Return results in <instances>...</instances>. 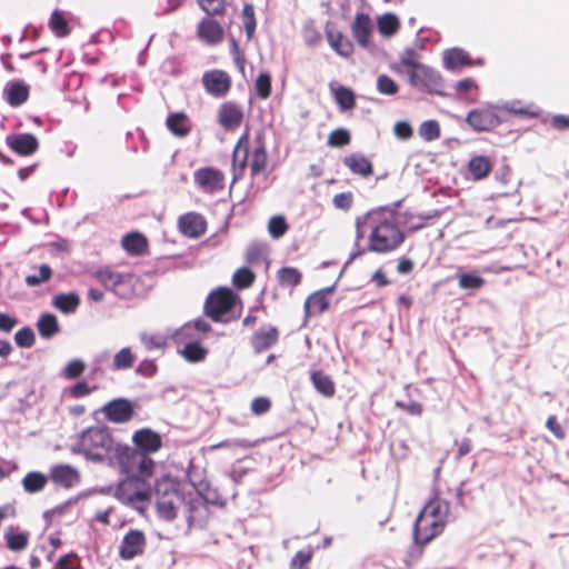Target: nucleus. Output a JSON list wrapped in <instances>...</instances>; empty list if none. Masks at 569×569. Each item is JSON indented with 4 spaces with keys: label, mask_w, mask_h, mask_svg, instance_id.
I'll use <instances>...</instances> for the list:
<instances>
[{
    "label": "nucleus",
    "mask_w": 569,
    "mask_h": 569,
    "mask_svg": "<svg viewBox=\"0 0 569 569\" xmlns=\"http://www.w3.org/2000/svg\"><path fill=\"white\" fill-rule=\"evenodd\" d=\"M134 446L143 453H154L162 448L161 436L150 428L137 430L132 436Z\"/></svg>",
    "instance_id": "obj_18"
},
{
    "label": "nucleus",
    "mask_w": 569,
    "mask_h": 569,
    "mask_svg": "<svg viewBox=\"0 0 569 569\" xmlns=\"http://www.w3.org/2000/svg\"><path fill=\"white\" fill-rule=\"evenodd\" d=\"M7 146L17 154L28 157L39 149V141L32 133L9 134L6 138Z\"/></svg>",
    "instance_id": "obj_15"
},
{
    "label": "nucleus",
    "mask_w": 569,
    "mask_h": 569,
    "mask_svg": "<svg viewBox=\"0 0 569 569\" xmlns=\"http://www.w3.org/2000/svg\"><path fill=\"white\" fill-rule=\"evenodd\" d=\"M194 183L206 193H216L224 188V173L213 167H203L194 171Z\"/></svg>",
    "instance_id": "obj_8"
},
{
    "label": "nucleus",
    "mask_w": 569,
    "mask_h": 569,
    "mask_svg": "<svg viewBox=\"0 0 569 569\" xmlns=\"http://www.w3.org/2000/svg\"><path fill=\"white\" fill-rule=\"evenodd\" d=\"M280 338V331L276 326L263 325L256 330L250 338V346L254 353H261L276 346Z\"/></svg>",
    "instance_id": "obj_13"
},
{
    "label": "nucleus",
    "mask_w": 569,
    "mask_h": 569,
    "mask_svg": "<svg viewBox=\"0 0 569 569\" xmlns=\"http://www.w3.org/2000/svg\"><path fill=\"white\" fill-rule=\"evenodd\" d=\"M258 441H250L247 439H238V440H223L221 442L209 446L210 451H214L218 449H233V448H242L250 449L256 447Z\"/></svg>",
    "instance_id": "obj_50"
},
{
    "label": "nucleus",
    "mask_w": 569,
    "mask_h": 569,
    "mask_svg": "<svg viewBox=\"0 0 569 569\" xmlns=\"http://www.w3.org/2000/svg\"><path fill=\"white\" fill-rule=\"evenodd\" d=\"M351 142V133L346 128H337L332 130L327 140V146L331 148H345Z\"/></svg>",
    "instance_id": "obj_41"
},
{
    "label": "nucleus",
    "mask_w": 569,
    "mask_h": 569,
    "mask_svg": "<svg viewBox=\"0 0 569 569\" xmlns=\"http://www.w3.org/2000/svg\"><path fill=\"white\" fill-rule=\"evenodd\" d=\"M365 229L369 231L368 246L351 254L355 259L366 251L388 253L397 250L405 241L406 233L398 223L396 216L387 210H373L356 220V239L365 237Z\"/></svg>",
    "instance_id": "obj_1"
},
{
    "label": "nucleus",
    "mask_w": 569,
    "mask_h": 569,
    "mask_svg": "<svg viewBox=\"0 0 569 569\" xmlns=\"http://www.w3.org/2000/svg\"><path fill=\"white\" fill-rule=\"evenodd\" d=\"M466 122L477 132L489 131L499 126L501 120L495 107L482 106L467 114Z\"/></svg>",
    "instance_id": "obj_7"
},
{
    "label": "nucleus",
    "mask_w": 569,
    "mask_h": 569,
    "mask_svg": "<svg viewBox=\"0 0 569 569\" xmlns=\"http://www.w3.org/2000/svg\"><path fill=\"white\" fill-rule=\"evenodd\" d=\"M180 353L189 362H200L206 359L208 351L199 342H189Z\"/></svg>",
    "instance_id": "obj_39"
},
{
    "label": "nucleus",
    "mask_w": 569,
    "mask_h": 569,
    "mask_svg": "<svg viewBox=\"0 0 569 569\" xmlns=\"http://www.w3.org/2000/svg\"><path fill=\"white\" fill-rule=\"evenodd\" d=\"M48 479L56 486L69 489L80 482V473L69 465L59 463L50 468Z\"/></svg>",
    "instance_id": "obj_16"
},
{
    "label": "nucleus",
    "mask_w": 569,
    "mask_h": 569,
    "mask_svg": "<svg viewBox=\"0 0 569 569\" xmlns=\"http://www.w3.org/2000/svg\"><path fill=\"white\" fill-rule=\"evenodd\" d=\"M123 250L133 257L144 256L149 251L147 237L138 231L124 234L121 239Z\"/></svg>",
    "instance_id": "obj_21"
},
{
    "label": "nucleus",
    "mask_w": 569,
    "mask_h": 569,
    "mask_svg": "<svg viewBox=\"0 0 569 569\" xmlns=\"http://www.w3.org/2000/svg\"><path fill=\"white\" fill-rule=\"evenodd\" d=\"M207 220L206 218L198 212H187L179 217L178 219V229L179 231L188 238H200L207 231Z\"/></svg>",
    "instance_id": "obj_12"
},
{
    "label": "nucleus",
    "mask_w": 569,
    "mask_h": 569,
    "mask_svg": "<svg viewBox=\"0 0 569 569\" xmlns=\"http://www.w3.org/2000/svg\"><path fill=\"white\" fill-rule=\"evenodd\" d=\"M101 412L109 422L127 423L134 417L136 406L129 399L117 398L107 402L101 408Z\"/></svg>",
    "instance_id": "obj_6"
},
{
    "label": "nucleus",
    "mask_w": 569,
    "mask_h": 569,
    "mask_svg": "<svg viewBox=\"0 0 569 569\" xmlns=\"http://www.w3.org/2000/svg\"><path fill=\"white\" fill-rule=\"evenodd\" d=\"M249 166L252 177L263 173L268 167V153L262 133H259L254 139V148L250 156Z\"/></svg>",
    "instance_id": "obj_19"
},
{
    "label": "nucleus",
    "mask_w": 569,
    "mask_h": 569,
    "mask_svg": "<svg viewBox=\"0 0 569 569\" xmlns=\"http://www.w3.org/2000/svg\"><path fill=\"white\" fill-rule=\"evenodd\" d=\"M28 545V536L26 533H12L8 536L7 546L13 551H20Z\"/></svg>",
    "instance_id": "obj_58"
},
{
    "label": "nucleus",
    "mask_w": 569,
    "mask_h": 569,
    "mask_svg": "<svg viewBox=\"0 0 569 569\" xmlns=\"http://www.w3.org/2000/svg\"><path fill=\"white\" fill-rule=\"evenodd\" d=\"M329 308L327 291L320 290L311 293L305 301V312L307 317L322 315Z\"/></svg>",
    "instance_id": "obj_26"
},
{
    "label": "nucleus",
    "mask_w": 569,
    "mask_h": 569,
    "mask_svg": "<svg viewBox=\"0 0 569 569\" xmlns=\"http://www.w3.org/2000/svg\"><path fill=\"white\" fill-rule=\"evenodd\" d=\"M97 387H90L86 381H80L70 388V396L73 398H82L93 392Z\"/></svg>",
    "instance_id": "obj_61"
},
{
    "label": "nucleus",
    "mask_w": 569,
    "mask_h": 569,
    "mask_svg": "<svg viewBox=\"0 0 569 569\" xmlns=\"http://www.w3.org/2000/svg\"><path fill=\"white\" fill-rule=\"evenodd\" d=\"M48 26L53 34L58 38H66L71 33V27L69 26L68 13L56 9L52 11Z\"/></svg>",
    "instance_id": "obj_28"
},
{
    "label": "nucleus",
    "mask_w": 569,
    "mask_h": 569,
    "mask_svg": "<svg viewBox=\"0 0 569 569\" xmlns=\"http://www.w3.org/2000/svg\"><path fill=\"white\" fill-rule=\"evenodd\" d=\"M147 546V538L142 530L130 529L119 547V557L122 560H131L136 557L142 556Z\"/></svg>",
    "instance_id": "obj_11"
},
{
    "label": "nucleus",
    "mask_w": 569,
    "mask_h": 569,
    "mask_svg": "<svg viewBox=\"0 0 569 569\" xmlns=\"http://www.w3.org/2000/svg\"><path fill=\"white\" fill-rule=\"evenodd\" d=\"M197 2L210 17H222L227 11L226 0H197Z\"/></svg>",
    "instance_id": "obj_45"
},
{
    "label": "nucleus",
    "mask_w": 569,
    "mask_h": 569,
    "mask_svg": "<svg viewBox=\"0 0 569 569\" xmlns=\"http://www.w3.org/2000/svg\"><path fill=\"white\" fill-rule=\"evenodd\" d=\"M327 40L329 46L341 57H350L353 52L352 42L339 30L327 29Z\"/></svg>",
    "instance_id": "obj_25"
},
{
    "label": "nucleus",
    "mask_w": 569,
    "mask_h": 569,
    "mask_svg": "<svg viewBox=\"0 0 569 569\" xmlns=\"http://www.w3.org/2000/svg\"><path fill=\"white\" fill-rule=\"evenodd\" d=\"M310 380L315 389L326 398H332L336 395V385L332 378L322 370L310 372Z\"/></svg>",
    "instance_id": "obj_27"
},
{
    "label": "nucleus",
    "mask_w": 569,
    "mask_h": 569,
    "mask_svg": "<svg viewBox=\"0 0 569 569\" xmlns=\"http://www.w3.org/2000/svg\"><path fill=\"white\" fill-rule=\"evenodd\" d=\"M352 36L362 48H367L372 32V22L367 13L360 12L356 14L351 26Z\"/></svg>",
    "instance_id": "obj_23"
},
{
    "label": "nucleus",
    "mask_w": 569,
    "mask_h": 569,
    "mask_svg": "<svg viewBox=\"0 0 569 569\" xmlns=\"http://www.w3.org/2000/svg\"><path fill=\"white\" fill-rule=\"evenodd\" d=\"M254 280V272L247 267L237 269L232 276V284L237 289H247L253 284Z\"/></svg>",
    "instance_id": "obj_40"
},
{
    "label": "nucleus",
    "mask_w": 569,
    "mask_h": 569,
    "mask_svg": "<svg viewBox=\"0 0 569 569\" xmlns=\"http://www.w3.org/2000/svg\"><path fill=\"white\" fill-rule=\"evenodd\" d=\"M201 81L204 90L216 98L224 97L230 91L232 84L228 72L220 69L206 71Z\"/></svg>",
    "instance_id": "obj_9"
},
{
    "label": "nucleus",
    "mask_w": 569,
    "mask_h": 569,
    "mask_svg": "<svg viewBox=\"0 0 569 569\" xmlns=\"http://www.w3.org/2000/svg\"><path fill=\"white\" fill-rule=\"evenodd\" d=\"M395 134L401 140H408L412 137L413 130L411 126L406 121H399L393 128Z\"/></svg>",
    "instance_id": "obj_63"
},
{
    "label": "nucleus",
    "mask_w": 569,
    "mask_h": 569,
    "mask_svg": "<svg viewBox=\"0 0 569 569\" xmlns=\"http://www.w3.org/2000/svg\"><path fill=\"white\" fill-rule=\"evenodd\" d=\"M400 28L399 19L392 13H386L378 19V30L382 36L390 37Z\"/></svg>",
    "instance_id": "obj_42"
},
{
    "label": "nucleus",
    "mask_w": 569,
    "mask_h": 569,
    "mask_svg": "<svg viewBox=\"0 0 569 569\" xmlns=\"http://www.w3.org/2000/svg\"><path fill=\"white\" fill-rule=\"evenodd\" d=\"M140 340L147 350L164 349L167 347V338L159 333L143 332L140 335Z\"/></svg>",
    "instance_id": "obj_48"
},
{
    "label": "nucleus",
    "mask_w": 569,
    "mask_h": 569,
    "mask_svg": "<svg viewBox=\"0 0 569 569\" xmlns=\"http://www.w3.org/2000/svg\"><path fill=\"white\" fill-rule=\"evenodd\" d=\"M86 369V363L80 359L71 360L63 370V376L68 379L79 378Z\"/></svg>",
    "instance_id": "obj_56"
},
{
    "label": "nucleus",
    "mask_w": 569,
    "mask_h": 569,
    "mask_svg": "<svg viewBox=\"0 0 569 569\" xmlns=\"http://www.w3.org/2000/svg\"><path fill=\"white\" fill-rule=\"evenodd\" d=\"M36 326L39 335L43 339H51L60 331L58 319L52 313H42Z\"/></svg>",
    "instance_id": "obj_31"
},
{
    "label": "nucleus",
    "mask_w": 569,
    "mask_h": 569,
    "mask_svg": "<svg viewBox=\"0 0 569 569\" xmlns=\"http://www.w3.org/2000/svg\"><path fill=\"white\" fill-rule=\"evenodd\" d=\"M256 94L266 100L271 94V76L269 72H261L254 81Z\"/></svg>",
    "instance_id": "obj_47"
},
{
    "label": "nucleus",
    "mask_w": 569,
    "mask_h": 569,
    "mask_svg": "<svg viewBox=\"0 0 569 569\" xmlns=\"http://www.w3.org/2000/svg\"><path fill=\"white\" fill-rule=\"evenodd\" d=\"M158 367L153 360H142L136 368V373L144 378H151L156 375Z\"/></svg>",
    "instance_id": "obj_60"
},
{
    "label": "nucleus",
    "mask_w": 569,
    "mask_h": 569,
    "mask_svg": "<svg viewBox=\"0 0 569 569\" xmlns=\"http://www.w3.org/2000/svg\"><path fill=\"white\" fill-rule=\"evenodd\" d=\"M251 411L256 416L267 413L271 408V401L267 397H257L251 401Z\"/></svg>",
    "instance_id": "obj_59"
},
{
    "label": "nucleus",
    "mask_w": 569,
    "mask_h": 569,
    "mask_svg": "<svg viewBox=\"0 0 569 569\" xmlns=\"http://www.w3.org/2000/svg\"><path fill=\"white\" fill-rule=\"evenodd\" d=\"M311 551L299 550L291 560V566L298 569L305 568L311 560Z\"/></svg>",
    "instance_id": "obj_64"
},
{
    "label": "nucleus",
    "mask_w": 569,
    "mask_h": 569,
    "mask_svg": "<svg viewBox=\"0 0 569 569\" xmlns=\"http://www.w3.org/2000/svg\"><path fill=\"white\" fill-rule=\"evenodd\" d=\"M332 203L336 209L348 211L353 204V194L350 191L337 193L332 198Z\"/></svg>",
    "instance_id": "obj_57"
},
{
    "label": "nucleus",
    "mask_w": 569,
    "mask_h": 569,
    "mask_svg": "<svg viewBox=\"0 0 569 569\" xmlns=\"http://www.w3.org/2000/svg\"><path fill=\"white\" fill-rule=\"evenodd\" d=\"M289 224L283 216H273L269 219L268 231L274 239H279L288 231Z\"/></svg>",
    "instance_id": "obj_49"
},
{
    "label": "nucleus",
    "mask_w": 569,
    "mask_h": 569,
    "mask_svg": "<svg viewBox=\"0 0 569 569\" xmlns=\"http://www.w3.org/2000/svg\"><path fill=\"white\" fill-rule=\"evenodd\" d=\"M342 163L353 174L369 178L373 174V166L369 158L359 152H352L342 159Z\"/></svg>",
    "instance_id": "obj_20"
},
{
    "label": "nucleus",
    "mask_w": 569,
    "mask_h": 569,
    "mask_svg": "<svg viewBox=\"0 0 569 569\" xmlns=\"http://www.w3.org/2000/svg\"><path fill=\"white\" fill-rule=\"evenodd\" d=\"M278 283L281 288H295L301 283L302 273L293 267H282L277 272Z\"/></svg>",
    "instance_id": "obj_35"
},
{
    "label": "nucleus",
    "mask_w": 569,
    "mask_h": 569,
    "mask_svg": "<svg viewBox=\"0 0 569 569\" xmlns=\"http://www.w3.org/2000/svg\"><path fill=\"white\" fill-rule=\"evenodd\" d=\"M128 447L117 443L108 427H89L79 437L77 452L92 461L120 457Z\"/></svg>",
    "instance_id": "obj_3"
},
{
    "label": "nucleus",
    "mask_w": 569,
    "mask_h": 569,
    "mask_svg": "<svg viewBox=\"0 0 569 569\" xmlns=\"http://www.w3.org/2000/svg\"><path fill=\"white\" fill-rule=\"evenodd\" d=\"M136 359L137 357L132 352L131 348H122L114 355L111 368L114 371L130 369Z\"/></svg>",
    "instance_id": "obj_37"
},
{
    "label": "nucleus",
    "mask_w": 569,
    "mask_h": 569,
    "mask_svg": "<svg viewBox=\"0 0 569 569\" xmlns=\"http://www.w3.org/2000/svg\"><path fill=\"white\" fill-rule=\"evenodd\" d=\"M167 129L178 138L187 137L192 129L189 116L184 111L172 112L166 120Z\"/></svg>",
    "instance_id": "obj_24"
},
{
    "label": "nucleus",
    "mask_w": 569,
    "mask_h": 569,
    "mask_svg": "<svg viewBox=\"0 0 569 569\" xmlns=\"http://www.w3.org/2000/svg\"><path fill=\"white\" fill-rule=\"evenodd\" d=\"M377 90L382 94L392 96L398 92V86L389 76L381 74L377 79Z\"/></svg>",
    "instance_id": "obj_54"
},
{
    "label": "nucleus",
    "mask_w": 569,
    "mask_h": 569,
    "mask_svg": "<svg viewBox=\"0 0 569 569\" xmlns=\"http://www.w3.org/2000/svg\"><path fill=\"white\" fill-rule=\"evenodd\" d=\"M52 269L49 264H41L38 267L37 274H29L26 277L24 281L28 287H38L42 283L48 282L52 277Z\"/></svg>",
    "instance_id": "obj_46"
},
{
    "label": "nucleus",
    "mask_w": 569,
    "mask_h": 569,
    "mask_svg": "<svg viewBox=\"0 0 569 569\" xmlns=\"http://www.w3.org/2000/svg\"><path fill=\"white\" fill-rule=\"evenodd\" d=\"M197 37L208 46H217L223 41V27L212 17L202 18L197 26Z\"/></svg>",
    "instance_id": "obj_14"
},
{
    "label": "nucleus",
    "mask_w": 569,
    "mask_h": 569,
    "mask_svg": "<svg viewBox=\"0 0 569 569\" xmlns=\"http://www.w3.org/2000/svg\"><path fill=\"white\" fill-rule=\"evenodd\" d=\"M468 169L475 180H481L490 173L492 163L488 157L477 156L471 158Z\"/></svg>",
    "instance_id": "obj_33"
},
{
    "label": "nucleus",
    "mask_w": 569,
    "mask_h": 569,
    "mask_svg": "<svg viewBox=\"0 0 569 569\" xmlns=\"http://www.w3.org/2000/svg\"><path fill=\"white\" fill-rule=\"evenodd\" d=\"M449 510V503L438 495L430 498L415 521V542L426 546L440 536L448 523Z\"/></svg>",
    "instance_id": "obj_2"
},
{
    "label": "nucleus",
    "mask_w": 569,
    "mask_h": 569,
    "mask_svg": "<svg viewBox=\"0 0 569 569\" xmlns=\"http://www.w3.org/2000/svg\"><path fill=\"white\" fill-rule=\"evenodd\" d=\"M14 341L20 348H31L36 342V337L30 327H23L14 333Z\"/></svg>",
    "instance_id": "obj_52"
},
{
    "label": "nucleus",
    "mask_w": 569,
    "mask_h": 569,
    "mask_svg": "<svg viewBox=\"0 0 569 569\" xmlns=\"http://www.w3.org/2000/svg\"><path fill=\"white\" fill-rule=\"evenodd\" d=\"M458 284L461 289L479 290L485 284V279L476 272L458 273Z\"/></svg>",
    "instance_id": "obj_44"
},
{
    "label": "nucleus",
    "mask_w": 569,
    "mask_h": 569,
    "mask_svg": "<svg viewBox=\"0 0 569 569\" xmlns=\"http://www.w3.org/2000/svg\"><path fill=\"white\" fill-rule=\"evenodd\" d=\"M80 305V298L77 293H59L52 299V306L62 313H72Z\"/></svg>",
    "instance_id": "obj_32"
},
{
    "label": "nucleus",
    "mask_w": 569,
    "mask_h": 569,
    "mask_svg": "<svg viewBox=\"0 0 569 569\" xmlns=\"http://www.w3.org/2000/svg\"><path fill=\"white\" fill-rule=\"evenodd\" d=\"M238 299L230 288L219 287L207 296L203 312L214 322L223 321V317L234 308Z\"/></svg>",
    "instance_id": "obj_5"
},
{
    "label": "nucleus",
    "mask_w": 569,
    "mask_h": 569,
    "mask_svg": "<svg viewBox=\"0 0 569 569\" xmlns=\"http://www.w3.org/2000/svg\"><path fill=\"white\" fill-rule=\"evenodd\" d=\"M548 430L557 438L563 439L566 433L556 416H549L546 422Z\"/></svg>",
    "instance_id": "obj_62"
},
{
    "label": "nucleus",
    "mask_w": 569,
    "mask_h": 569,
    "mask_svg": "<svg viewBox=\"0 0 569 569\" xmlns=\"http://www.w3.org/2000/svg\"><path fill=\"white\" fill-rule=\"evenodd\" d=\"M242 21L243 27L247 33L248 39L250 40L256 30V17H254V8L250 3H246L242 10Z\"/></svg>",
    "instance_id": "obj_51"
},
{
    "label": "nucleus",
    "mask_w": 569,
    "mask_h": 569,
    "mask_svg": "<svg viewBox=\"0 0 569 569\" xmlns=\"http://www.w3.org/2000/svg\"><path fill=\"white\" fill-rule=\"evenodd\" d=\"M441 76L435 70L422 66L409 78L410 83L413 87L423 89L428 92H438L441 87Z\"/></svg>",
    "instance_id": "obj_17"
},
{
    "label": "nucleus",
    "mask_w": 569,
    "mask_h": 569,
    "mask_svg": "<svg viewBox=\"0 0 569 569\" xmlns=\"http://www.w3.org/2000/svg\"><path fill=\"white\" fill-rule=\"evenodd\" d=\"M419 136L427 142L435 141L440 138L441 129L437 120L423 121L419 127Z\"/></svg>",
    "instance_id": "obj_43"
},
{
    "label": "nucleus",
    "mask_w": 569,
    "mask_h": 569,
    "mask_svg": "<svg viewBox=\"0 0 569 569\" xmlns=\"http://www.w3.org/2000/svg\"><path fill=\"white\" fill-rule=\"evenodd\" d=\"M48 480V476L39 471H31L23 477L22 487L28 493H37L46 488Z\"/></svg>",
    "instance_id": "obj_34"
},
{
    "label": "nucleus",
    "mask_w": 569,
    "mask_h": 569,
    "mask_svg": "<svg viewBox=\"0 0 569 569\" xmlns=\"http://www.w3.org/2000/svg\"><path fill=\"white\" fill-rule=\"evenodd\" d=\"M96 277L101 284L112 290H116V288L119 284L123 283L126 279L124 274L113 272L109 269H102L97 271Z\"/></svg>",
    "instance_id": "obj_38"
},
{
    "label": "nucleus",
    "mask_w": 569,
    "mask_h": 569,
    "mask_svg": "<svg viewBox=\"0 0 569 569\" xmlns=\"http://www.w3.org/2000/svg\"><path fill=\"white\" fill-rule=\"evenodd\" d=\"M249 147H250V136L249 129L247 128L244 132L238 139L233 152H232V166L234 169L239 170L240 176L243 174L249 159Z\"/></svg>",
    "instance_id": "obj_22"
},
{
    "label": "nucleus",
    "mask_w": 569,
    "mask_h": 569,
    "mask_svg": "<svg viewBox=\"0 0 569 569\" xmlns=\"http://www.w3.org/2000/svg\"><path fill=\"white\" fill-rule=\"evenodd\" d=\"M6 96L11 107L21 106L29 98V87L20 81L12 82L6 88Z\"/></svg>",
    "instance_id": "obj_30"
},
{
    "label": "nucleus",
    "mask_w": 569,
    "mask_h": 569,
    "mask_svg": "<svg viewBox=\"0 0 569 569\" xmlns=\"http://www.w3.org/2000/svg\"><path fill=\"white\" fill-rule=\"evenodd\" d=\"M445 64L448 69H458L463 66H470L471 60L469 54L465 50L453 48L446 52Z\"/></svg>",
    "instance_id": "obj_36"
},
{
    "label": "nucleus",
    "mask_w": 569,
    "mask_h": 569,
    "mask_svg": "<svg viewBox=\"0 0 569 569\" xmlns=\"http://www.w3.org/2000/svg\"><path fill=\"white\" fill-rule=\"evenodd\" d=\"M53 569H81V560L77 553L70 552L61 556Z\"/></svg>",
    "instance_id": "obj_53"
},
{
    "label": "nucleus",
    "mask_w": 569,
    "mask_h": 569,
    "mask_svg": "<svg viewBox=\"0 0 569 569\" xmlns=\"http://www.w3.org/2000/svg\"><path fill=\"white\" fill-rule=\"evenodd\" d=\"M330 91L340 111H349L356 107V94L350 88L345 86L333 87L330 84Z\"/></svg>",
    "instance_id": "obj_29"
},
{
    "label": "nucleus",
    "mask_w": 569,
    "mask_h": 569,
    "mask_svg": "<svg viewBox=\"0 0 569 569\" xmlns=\"http://www.w3.org/2000/svg\"><path fill=\"white\" fill-rule=\"evenodd\" d=\"M243 120V108L234 101H226L217 110V121L224 131H236Z\"/></svg>",
    "instance_id": "obj_10"
},
{
    "label": "nucleus",
    "mask_w": 569,
    "mask_h": 569,
    "mask_svg": "<svg viewBox=\"0 0 569 569\" xmlns=\"http://www.w3.org/2000/svg\"><path fill=\"white\" fill-rule=\"evenodd\" d=\"M503 109L511 114H519L527 118H537L539 116V110L533 106L528 107H517L515 102L507 103Z\"/></svg>",
    "instance_id": "obj_55"
},
{
    "label": "nucleus",
    "mask_w": 569,
    "mask_h": 569,
    "mask_svg": "<svg viewBox=\"0 0 569 569\" xmlns=\"http://www.w3.org/2000/svg\"><path fill=\"white\" fill-rule=\"evenodd\" d=\"M178 482L170 477L158 479L154 486L157 512L163 520L171 521L177 517L182 497Z\"/></svg>",
    "instance_id": "obj_4"
}]
</instances>
